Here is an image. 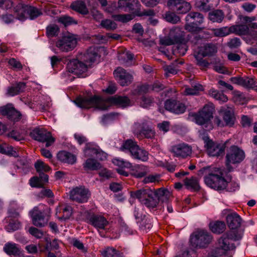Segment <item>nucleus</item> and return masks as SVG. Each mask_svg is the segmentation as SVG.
<instances>
[{"instance_id": "6e6d98bb", "label": "nucleus", "mask_w": 257, "mask_h": 257, "mask_svg": "<svg viewBox=\"0 0 257 257\" xmlns=\"http://www.w3.org/2000/svg\"><path fill=\"white\" fill-rule=\"evenodd\" d=\"M255 20V17H250L244 16L241 18L242 22L247 24L249 28H250L254 29H257V23H252V22L254 21Z\"/></svg>"}, {"instance_id": "393cba45", "label": "nucleus", "mask_w": 257, "mask_h": 257, "mask_svg": "<svg viewBox=\"0 0 257 257\" xmlns=\"http://www.w3.org/2000/svg\"><path fill=\"white\" fill-rule=\"evenodd\" d=\"M113 163L117 166L119 168L117 169V172L123 176H127L128 173L125 171L124 168H131L133 167L132 165L129 162L121 158H114L112 160Z\"/></svg>"}, {"instance_id": "6e6552de", "label": "nucleus", "mask_w": 257, "mask_h": 257, "mask_svg": "<svg viewBox=\"0 0 257 257\" xmlns=\"http://www.w3.org/2000/svg\"><path fill=\"white\" fill-rule=\"evenodd\" d=\"M185 20V29L188 32H198L202 29L200 27L204 21L202 14L197 12H191L186 16Z\"/></svg>"}, {"instance_id": "c9c22d12", "label": "nucleus", "mask_w": 257, "mask_h": 257, "mask_svg": "<svg viewBox=\"0 0 257 257\" xmlns=\"http://www.w3.org/2000/svg\"><path fill=\"white\" fill-rule=\"evenodd\" d=\"M70 7L72 10L82 14H87L88 13L87 8L84 3L82 1H77L72 3Z\"/></svg>"}, {"instance_id": "a878e982", "label": "nucleus", "mask_w": 257, "mask_h": 257, "mask_svg": "<svg viewBox=\"0 0 257 257\" xmlns=\"http://www.w3.org/2000/svg\"><path fill=\"white\" fill-rule=\"evenodd\" d=\"M89 221L91 224L98 230L99 229H104L108 223L104 217L99 215L92 216L90 218Z\"/></svg>"}, {"instance_id": "de8ad7c7", "label": "nucleus", "mask_w": 257, "mask_h": 257, "mask_svg": "<svg viewBox=\"0 0 257 257\" xmlns=\"http://www.w3.org/2000/svg\"><path fill=\"white\" fill-rule=\"evenodd\" d=\"M231 33L230 30V27H224L218 29L213 30V34L216 37H225Z\"/></svg>"}, {"instance_id": "5701e85b", "label": "nucleus", "mask_w": 257, "mask_h": 257, "mask_svg": "<svg viewBox=\"0 0 257 257\" xmlns=\"http://www.w3.org/2000/svg\"><path fill=\"white\" fill-rule=\"evenodd\" d=\"M0 113L7 115L9 119L14 121H18L21 116L20 112L17 111L12 104H8L0 107Z\"/></svg>"}, {"instance_id": "2eb2a0df", "label": "nucleus", "mask_w": 257, "mask_h": 257, "mask_svg": "<svg viewBox=\"0 0 257 257\" xmlns=\"http://www.w3.org/2000/svg\"><path fill=\"white\" fill-rule=\"evenodd\" d=\"M30 214L32 219L33 224L38 227L45 226L49 220V217L45 215L42 211H40L38 207H35L30 212Z\"/></svg>"}, {"instance_id": "f8f14e48", "label": "nucleus", "mask_w": 257, "mask_h": 257, "mask_svg": "<svg viewBox=\"0 0 257 257\" xmlns=\"http://www.w3.org/2000/svg\"><path fill=\"white\" fill-rule=\"evenodd\" d=\"M30 136L34 140L40 142H46V147L51 146L55 139L49 132L43 128H35L30 133Z\"/></svg>"}, {"instance_id": "a18cd8bd", "label": "nucleus", "mask_w": 257, "mask_h": 257, "mask_svg": "<svg viewBox=\"0 0 257 257\" xmlns=\"http://www.w3.org/2000/svg\"><path fill=\"white\" fill-rule=\"evenodd\" d=\"M244 40L246 43L250 45L257 44V31L251 30L244 38Z\"/></svg>"}, {"instance_id": "b1692460", "label": "nucleus", "mask_w": 257, "mask_h": 257, "mask_svg": "<svg viewBox=\"0 0 257 257\" xmlns=\"http://www.w3.org/2000/svg\"><path fill=\"white\" fill-rule=\"evenodd\" d=\"M217 52V48L214 44L208 43L200 46L198 50L194 53L201 55V56H211Z\"/></svg>"}, {"instance_id": "603ef678", "label": "nucleus", "mask_w": 257, "mask_h": 257, "mask_svg": "<svg viewBox=\"0 0 257 257\" xmlns=\"http://www.w3.org/2000/svg\"><path fill=\"white\" fill-rule=\"evenodd\" d=\"M195 5L200 10L205 11H209L211 8L209 0H196Z\"/></svg>"}, {"instance_id": "f257e3e1", "label": "nucleus", "mask_w": 257, "mask_h": 257, "mask_svg": "<svg viewBox=\"0 0 257 257\" xmlns=\"http://www.w3.org/2000/svg\"><path fill=\"white\" fill-rule=\"evenodd\" d=\"M131 196L138 199L142 205L152 210L158 207L160 201H167L171 196V193L168 189L163 188L156 190L150 188H143L131 192Z\"/></svg>"}, {"instance_id": "5fc2aeb1", "label": "nucleus", "mask_w": 257, "mask_h": 257, "mask_svg": "<svg viewBox=\"0 0 257 257\" xmlns=\"http://www.w3.org/2000/svg\"><path fill=\"white\" fill-rule=\"evenodd\" d=\"M21 227V223L18 220H11L6 226V229L8 232H12L20 229Z\"/></svg>"}, {"instance_id": "a19ab883", "label": "nucleus", "mask_w": 257, "mask_h": 257, "mask_svg": "<svg viewBox=\"0 0 257 257\" xmlns=\"http://www.w3.org/2000/svg\"><path fill=\"white\" fill-rule=\"evenodd\" d=\"M83 167L85 170H95L100 168L101 165L95 160L89 158L85 161Z\"/></svg>"}, {"instance_id": "a211bd4d", "label": "nucleus", "mask_w": 257, "mask_h": 257, "mask_svg": "<svg viewBox=\"0 0 257 257\" xmlns=\"http://www.w3.org/2000/svg\"><path fill=\"white\" fill-rule=\"evenodd\" d=\"M208 154L210 156H220L224 154L225 146L224 144H219L207 142L205 146Z\"/></svg>"}, {"instance_id": "c03bdc74", "label": "nucleus", "mask_w": 257, "mask_h": 257, "mask_svg": "<svg viewBox=\"0 0 257 257\" xmlns=\"http://www.w3.org/2000/svg\"><path fill=\"white\" fill-rule=\"evenodd\" d=\"M7 136L16 141H20L25 139L24 133L19 130H13L10 132Z\"/></svg>"}, {"instance_id": "09e8293b", "label": "nucleus", "mask_w": 257, "mask_h": 257, "mask_svg": "<svg viewBox=\"0 0 257 257\" xmlns=\"http://www.w3.org/2000/svg\"><path fill=\"white\" fill-rule=\"evenodd\" d=\"M176 44H177V46H176V48L174 50V52L181 56L184 55L187 50V46L185 42V40L181 42L176 43Z\"/></svg>"}, {"instance_id": "338daca9", "label": "nucleus", "mask_w": 257, "mask_h": 257, "mask_svg": "<svg viewBox=\"0 0 257 257\" xmlns=\"http://www.w3.org/2000/svg\"><path fill=\"white\" fill-rule=\"evenodd\" d=\"M194 57L197 61V64L198 66L202 68H206L208 66L209 63L203 59V56H201V55L194 53Z\"/></svg>"}, {"instance_id": "79ce46f5", "label": "nucleus", "mask_w": 257, "mask_h": 257, "mask_svg": "<svg viewBox=\"0 0 257 257\" xmlns=\"http://www.w3.org/2000/svg\"><path fill=\"white\" fill-rule=\"evenodd\" d=\"M27 18L31 20L35 19L42 15V12L40 9L31 6H27Z\"/></svg>"}, {"instance_id": "052dcab7", "label": "nucleus", "mask_w": 257, "mask_h": 257, "mask_svg": "<svg viewBox=\"0 0 257 257\" xmlns=\"http://www.w3.org/2000/svg\"><path fill=\"white\" fill-rule=\"evenodd\" d=\"M101 25L107 30H114L116 28V24L110 20L106 19L101 22Z\"/></svg>"}, {"instance_id": "e2e57ef3", "label": "nucleus", "mask_w": 257, "mask_h": 257, "mask_svg": "<svg viewBox=\"0 0 257 257\" xmlns=\"http://www.w3.org/2000/svg\"><path fill=\"white\" fill-rule=\"evenodd\" d=\"M166 20L170 23L176 24L180 21V18L174 13L168 12L165 15Z\"/></svg>"}, {"instance_id": "49530a36", "label": "nucleus", "mask_w": 257, "mask_h": 257, "mask_svg": "<svg viewBox=\"0 0 257 257\" xmlns=\"http://www.w3.org/2000/svg\"><path fill=\"white\" fill-rule=\"evenodd\" d=\"M35 167L39 174L48 172L50 170V167L41 160H38L35 164Z\"/></svg>"}, {"instance_id": "2f4dec72", "label": "nucleus", "mask_w": 257, "mask_h": 257, "mask_svg": "<svg viewBox=\"0 0 257 257\" xmlns=\"http://www.w3.org/2000/svg\"><path fill=\"white\" fill-rule=\"evenodd\" d=\"M26 84L24 82H19L15 86L8 88L7 94L9 96H13L24 91Z\"/></svg>"}, {"instance_id": "9b49d317", "label": "nucleus", "mask_w": 257, "mask_h": 257, "mask_svg": "<svg viewBox=\"0 0 257 257\" xmlns=\"http://www.w3.org/2000/svg\"><path fill=\"white\" fill-rule=\"evenodd\" d=\"M211 235L207 231L201 230L194 232L190 237L191 245L195 247H206L211 241Z\"/></svg>"}, {"instance_id": "4be33fe9", "label": "nucleus", "mask_w": 257, "mask_h": 257, "mask_svg": "<svg viewBox=\"0 0 257 257\" xmlns=\"http://www.w3.org/2000/svg\"><path fill=\"white\" fill-rule=\"evenodd\" d=\"M231 82L242 86L254 88L257 87V81L252 77H234L231 78Z\"/></svg>"}, {"instance_id": "69168bd1", "label": "nucleus", "mask_w": 257, "mask_h": 257, "mask_svg": "<svg viewBox=\"0 0 257 257\" xmlns=\"http://www.w3.org/2000/svg\"><path fill=\"white\" fill-rule=\"evenodd\" d=\"M140 6L138 0H127V11H137Z\"/></svg>"}, {"instance_id": "864d4df0", "label": "nucleus", "mask_w": 257, "mask_h": 257, "mask_svg": "<svg viewBox=\"0 0 257 257\" xmlns=\"http://www.w3.org/2000/svg\"><path fill=\"white\" fill-rule=\"evenodd\" d=\"M92 150L94 153H95V158L97 159L100 160H104L106 159V154L104 153V152L102 151L99 149H87L85 151V153L87 155H89L90 151Z\"/></svg>"}, {"instance_id": "412c9836", "label": "nucleus", "mask_w": 257, "mask_h": 257, "mask_svg": "<svg viewBox=\"0 0 257 257\" xmlns=\"http://www.w3.org/2000/svg\"><path fill=\"white\" fill-rule=\"evenodd\" d=\"M168 6L178 13L185 14L191 9L190 4L187 2L180 3L179 0H168Z\"/></svg>"}, {"instance_id": "ddd939ff", "label": "nucleus", "mask_w": 257, "mask_h": 257, "mask_svg": "<svg viewBox=\"0 0 257 257\" xmlns=\"http://www.w3.org/2000/svg\"><path fill=\"white\" fill-rule=\"evenodd\" d=\"M245 158L244 151L237 146H231L226 156V166L230 170L231 164H235L242 162Z\"/></svg>"}, {"instance_id": "bb28decb", "label": "nucleus", "mask_w": 257, "mask_h": 257, "mask_svg": "<svg viewBox=\"0 0 257 257\" xmlns=\"http://www.w3.org/2000/svg\"><path fill=\"white\" fill-rule=\"evenodd\" d=\"M27 6V5L20 3L14 8V15L17 19L24 21L27 19L28 14Z\"/></svg>"}, {"instance_id": "39448f33", "label": "nucleus", "mask_w": 257, "mask_h": 257, "mask_svg": "<svg viewBox=\"0 0 257 257\" xmlns=\"http://www.w3.org/2000/svg\"><path fill=\"white\" fill-rule=\"evenodd\" d=\"M97 51L95 48H90L86 53L80 56V60L74 59L70 61L67 64L68 71L77 75H82L86 72L88 67L97 58Z\"/></svg>"}, {"instance_id": "f704fd0d", "label": "nucleus", "mask_w": 257, "mask_h": 257, "mask_svg": "<svg viewBox=\"0 0 257 257\" xmlns=\"http://www.w3.org/2000/svg\"><path fill=\"white\" fill-rule=\"evenodd\" d=\"M133 170V174L136 178H142L149 172L148 167L144 165H136L134 166Z\"/></svg>"}, {"instance_id": "4d7b16f0", "label": "nucleus", "mask_w": 257, "mask_h": 257, "mask_svg": "<svg viewBox=\"0 0 257 257\" xmlns=\"http://www.w3.org/2000/svg\"><path fill=\"white\" fill-rule=\"evenodd\" d=\"M161 176L159 174H151L144 178V183L147 184L150 183H157L160 181Z\"/></svg>"}, {"instance_id": "dca6fc26", "label": "nucleus", "mask_w": 257, "mask_h": 257, "mask_svg": "<svg viewBox=\"0 0 257 257\" xmlns=\"http://www.w3.org/2000/svg\"><path fill=\"white\" fill-rule=\"evenodd\" d=\"M171 152L175 156L184 158L192 154V149L188 144L182 143L173 146Z\"/></svg>"}, {"instance_id": "72a5a7b5", "label": "nucleus", "mask_w": 257, "mask_h": 257, "mask_svg": "<svg viewBox=\"0 0 257 257\" xmlns=\"http://www.w3.org/2000/svg\"><path fill=\"white\" fill-rule=\"evenodd\" d=\"M203 89V86L201 84H197L191 87L185 86L183 93L185 95H197Z\"/></svg>"}, {"instance_id": "0e129e2a", "label": "nucleus", "mask_w": 257, "mask_h": 257, "mask_svg": "<svg viewBox=\"0 0 257 257\" xmlns=\"http://www.w3.org/2000/svg\"><path fill=\"white\" fill-rule=\"evenodd\" d=\"M160 41L161 44L166 46L172 45L177 43L174 39L170 36V33L168 36L161 38Z\"/></svg>"}, {"instance_id": "423d86ee", "label": "nucleus", "mask_w": 257, "mask_h": 257, "mask_svg": "<svg viewBox=\"0 0 257 257\" xmlns=\"http://www.w3.org/2000/svg\"><path fill=\"white\" fill-rule=\"evenodd\" d=\"M214 107L212 104H206L198 113L192 114L193 120L198 125L203 126L207 130L213 128L211 122L213 118Z\"/></svg>"}, {"instance_id": "aec40b11", "label": "nucleus", "mask_w": 257, "mask_h": 257, "mask_svg": "<svg viewBox=\"0 0 257 257\" xmlns=\"http://www.w3.org/2000/svg\"><path fill=\"white\" fill-rule=\"evenodd\" d=\"M226 223L230 230H242L238 229L241 225L242 219L240 216L236 212L229 213L226 217Z\"/></svg>"}, {"instance_id": "4c0bfd02", "label": "nucleus", "mask_w": 257, "mask_h": 257, "mask_svg": "<svg viewBox=\"0 0 257 257\" xmlns=\"http://www.w3.org/2000/svg\"><path fill=\"white\" fill-rule=\"evenodd\" d=\"M209 227L213 232L221 233L225 230L226 226L224 222L222 221H216L210 223Z\"/></svg>"}, {"instance_id": "0eeeda50", "label": "nucleus", "mask_w": 257, "mask_h": 257, "mask_svg": "<svg viewBox=\"0 0 257 257\" xmlns=\"http://www.w3.org/2000/svg\"><path fill=\"white\" fill-rule=\"evenodd\" d=\"M120 150L126 153L128 152L132 157L135 159L146 162L149 159L148 152L140 148L137 143L132 140L125 141L121 146Z\"/></svg>"}, {"instance_id": "680f3d73", "label": "nucleus", "mask_w": 257, "mask_h": 257, "mask_svg": "<svg viewBox=\"0 0 257 257\" xmlns=\"http://www.w3.org/2000/svg\"><path fill=\"white\" fill-rule=\"evenodd\" d=\"M30 185L33 187H42L44 186V182L41 180L40 176L34 177L30 180Z\"/></svg>"}, {"instance_id": "1a4fd4ad", "label": "nucleus", "mask_w": 257, "mask_h": 257, "mask_svg": "<svg viewBox=\"0 0 257 257\" xmlns=\"http://www.w3.org/2000/svg\"><path fill=\"white\" fill-rule=\"evenodd\" d=\"M78 39L77 35L66 34L57 41L56 46L62 52L71 51L76 47Z\"/></svg>"}, {"instance_id": "20e7f679", "label": "nucleus", "mask_w": 257, "mask_h": 257, "mask_svg": "<svg viewBox=\"0 0 257 257\" xmlns=\"http://www.w3.org/2000/svg\"><path fill=\"white\" fill-rule=\"evenodd\" d=\"M223 172L224 170L221 168H210L208 175L204 177L205 184L209 187L216 190H223L226 188L231 192L238 190V183L234 181L227 182L223 176Z\"/></svg>"}, {"instance_id": "13d9d810", "label": "nucleus", "mask_w": 257, "mask_h": 257, "mask_svg": "<svg viewBox=\"0 0 257 257\" xmlns=\"http://www.w3.org/2000/svg\"><path fill=\"white\" fill-rule=\"evenodd\" d=\"M153 99L147 96H143L141 101L140 102L141 106L144 108H148L151 106L153 105Z\"/></svg>"}, {"instance_id": "9d476101", "label": "nucleus", "mask_w": 257, "mask_h": 257, "mask_svg": "<svg viewBox=\"0 0 257 257\" xmlns=\"http://www.w3.org/2000/svg\"><path fill=\"white\" fill-rule=\"evenodd\" d=\"M149 124L150 122L147 120H139L133 125L134 133L139 138L143 136L147 138H153L155 136V132Z\"/></svg>"}, {"instance_id": "6ab92c4d", "label": "nucleus", "mask_w": 257, "mask_h": 257, "mask_svg": "<svg viewBox=\"0 0 257 257\" xmlns=\"http://www.w3.org/2000/svg\"><path fill=\"white\" fill-rule=\"evenodd\" d=\"M115 78L121 86L130 84L132 81L133 77L123 68L118 67L113 72Z\"/></svg>"}, {"instance_id": "e433bc0d", "label": "nucleus", "mask_w": 257, "mask_h": 257, "mask_svg": "<svg viewBox=\"0 0 257 257\" xmlns=\"http://www.w3.org/2000/svg\"><path fill=\"white\" fill-rule=\"evenodd\" d=\"M133 58L134 55L128 52H123L118 56L120 62L126 66L132 65Z\"/></svg>"}, {"instance_id": "473e14b6", "label": "nucleus", "mask_w": 257, "mask_h": 257, "mask_svg": "<svg viewBox=\"0 0 257 257\" xmlns=\"http://www.w3.org/2000/svg\"><path fill=\"white\" fill-rule=\"evenodd\" d=\"M169 33L170 36L173 38L177 43L184 40V32L179 27L171 29Z\"/></svg>"}, {"instance_id": "f3484780", "label": "nucleus", "mask_w": 257, "mask_h": 257, "mask_svg": "<svg viewBox=\"0 0 257 257\" xmlns=\"http://www.w3.org/2000/svg\"><path fill=\"white\" fill-rule=\"evenodd\" d=\"M219 115L222 116L225 126H232L235 122V117L233 109L228 106L221 107L219 110Z\"/></svg>"}, {"instance_id": "ea45409f", "label": "nucleus", "mask_w": 257, "mask_h": 257, "mask_svg": "<svg viewBox=\"0 0 257 257\" xmlns=\"http://www.w3.org/2000/svg\"><path fill=\"white\" fill-rule=\"evenodd\" d=\"M224 14L221 10H215L209 14V19L213 22L220 23L224 19Z\"/></svg>"}, {"instance_id": "f03ea898", "label": "nucleus", "mask_w": 257, "mask_h": 257, "mask_svg": "<svg viewBox=\"0 0 257 257\" xmlns=\"http://www.w3.org/2000/svg\"><path fill=\"white\" fill-rule=\"evenodd\" d=\"M74 102L78 106L81 108L95 107L100 110L107 109L112 104L122 107L131 105V102L128 97L118 96H111L105 100L97 96L78 97Z\"/></svg>"}, {"instance_id": "bf43d9fd", "label": "nucleus", "mask_w": 257, "mask_h": 257, "mask_svg": "<svg viewBox=\"0 0 257 257\" xmlns=\"http://www.w3.org/2000/svg\"><path fill=\"white\" fill-rule=\"evenodd\" d=\"M59 30L57 25H51L47 27V35L49 37H53L58 34Z\"/></svg>"}, {"instance_id": "c85d7f7f", "label": "nucleus", "mask_w": 257, "mask_h": 257, "mask_svg": "<svg viewBox=\"0 0 257 257\" xmlns=\"http://www.w3.org/2000/svg\"><path fill=\"white\" fill-rule=\"evenodd\" d=\"M231 33L235 34L238 35H245L249 32V27L247 24L235 25L230 27Z\"/></svg>"}, {"instance_id": "37998d69", "label": "nucleus", "mask_w": 257, "mask_h": 257, "mask_svg": "<svg viewBox=\"0 0 257 257\" xmlns=\"http://www.w3.org/2000/svg\"><path fill=\"white\" fill-rule=\"evenodd\" d=\"M127 0H119L116 6V3H113L111 7L108 8L107 11L109 13L117 10L118 9H124L125 11H127Z\"/></svg>"}, {"instance_id": "774afa93", "label": "nucleus", "mask_w": 257, "mask_h": 257, "mask_svg": "<svg viewBox=\"0 0 257 257\" xmlns=\"http://www.w3.org/2000/svg\"><path fill=\"white\" fill-rule=\"evenodd\" d=\"M103 257H113L116 254V250L113 247H108L101 251Z\"/></svg>"}, {"instance_id": "58836bf2", "label": "nucleus", "mask_w": 257, "mask_h": 257, "mask_svg": "<svg viewBox=\"0 0 257 257\" xmlns=\"http://www.w3.org/2000/svg\"><path fill=\"white\" fill-rule=\"evenodd\" d=\"M208 93L210 96L219 101L220 103L225 102L228 100V98L225 95L213 88L210 89Z\"/></svg>"}, {"instance_id": "8fccbe9b", "label": "nucleus", "mask_w": 257, "mask_h": 257, "mask_svg": "<svg viewBox=\"0 0 257 257\" xmlns=\"http://www.w3.org/2000/svg\"><path fill=\"white\" fill-rule=\"evenodd\" d=\"M185 185L188 188L197 190L199 188L198 180L194 177L186 178L184 181Z\"/></svg>"}, {"instance_id": "7c9ffc66", "label": "nucleus", "mask_w": 257, "mask_h": 257, "mask_svg": "<svg viewBox=\"0 0 257 257\" xmlns=\"http://www.w3.org/2000/svg\"><path fill=\"white\" fill-rule=\"evenodd\" d=\"M0 153L15 157H17L19 156L16 148H14L12 146L6 144L0 145Z\"/></svg>"}, {"instance_id": "3c124183", "label": "nucleus", "mask_w": 257, "mask_h": 257, "mask_svg": "<svg viewBox=\"0 0 257 257\" xmlns=\"http://www.w3.org/2000/svg\"><path fill=\"white\" fill-rule=\"evenodd\" d=\"M113 19L121 23H127L134 18V16L131 14L115 15L112 16Z\"/></svg>"}, {"instance_id": "cd10ccee", "label": "nucleus", "mask_w": 257, "mask_h": 257, "mask_svg": "<svg viewBox=\"0 0 257 257\" xmlns=\"http://www.w3.org/2000/svg\"><path fill=\"white\" fill-rule=\"evenodd\" d=\"M57 158L61 162L73 164L76 161V157L72 154L66 151H60L57 154Z\"/></svg>"}, {"instance_id": "4468645a", "label": "nucleus", "mask_w": 257, "mask_h": 257, "mask_svg": "<svg viewBox=\"0 0 257 257\" xmlns=\"http://www.w3.org/2000/svg\"><path fill=\"white\" fill-rule=\"evenodd\" d=\"M90 196L89 190L83 186L76 187L70 191V198L79 203H84Z\"/></svg>"}, {"instance_id": "7ed1b4c3", "label": "nucleus", "mask_w": 257, "mask_h": 257, "mask_svg": "<svg viewBox=\"0 0 257 257\" xmlns=\"http://www.w3.org/2000/svg\"><path fill=\"white\" fill-rule=\"evenodd\" d=\"M243 235V230H229L218 240L217 246L210 254V257H231V251L235 246L233 241L240 240Z\"/></svg>"}, {"instance_id": "c756f323", "label": "nucleus", "mask_w": 257, "mask_h": 257, "mask_svg": "<svg viewBox=\"0 0 257 257\" xmlns=\"http://www.w3.org/2000/svg\"><path fill=\"white\" fill-rule=\"evenodd\" d=\"M4 250L9 255H18L20 253L18 245L13 242H8L4 246Z\"/></svg>"}]
</instances>
